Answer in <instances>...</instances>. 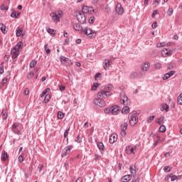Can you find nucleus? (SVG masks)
Returning a JSON list of instances; mask_svg holds the SVG:
<instances>
[{"mask_svg":"<svg viewBox=\"0 0 182 182\" xmlns=\"http://www.w3.org/2000/svg\"><path fill=\"white\" fill-rule=\"evenodd\" d=\"M177 103L178 105H182V93L178 97Z\"/></svg>","mask_w":182,"mask_h":182,"instance_id":"35","label":"nucleus"},{"mask_svg":"<svg viewBox=\"0 0 182 182\" xmlns=\"http://www.w3.org/2000/svg\"><path fill=\"white\" fill-rule=\"evenodd\" d=\"M136 167L131 166L129 169H130V172L132 174H133L134 176L136 175Z\"/></svg>","mask_w":182,"mask_h":182,"instance_id":"33","label":"nucleus"},{"mask_svg":"<svg viewBox=\"0 0 182 182\" xmlns=\"http://www.w3.org/2000/svg\"><path fill=\"white\" fill-rule=\"evenodd\" d=\"M157 14H159V11L155 10L151 15L152 18H156V15H157Z\"/></svg>","mask_w":182,"mask_h":182,"instance_id":"59","label":"nucleus"},{"mask_svg":"<svg viewBox=\"0 0 182 182\" xmlns=\"http://www.w3.org/2000/svg\"><path fill=\"white\" fill-rule=\"evenodd\" d=\"M153 120H154V115L149 117L147 119V122L148 123H151Z\"/></svg>","mask_w":182,"mask_h":182,"instance_id":"54","label":"nucleus"},{"mask_svg":"<svg viewBox=\"0 0 182 182\" xmlns=\"http://www.w3.org/2000/svg\"><path fill=\"white\" fill-rule=\"evenodd\" d=\"M60 60L61 62H68V60H69V58H66V57H65V56H61V57L60 58Z\"/></svg>","mask_w":182,"mask_h":182,"instance_id":"41","label":"nucleus"},{"mask_svg":"<svg viewBox=\"0 0 182 182\" xmlns=\"http://www.w3.org/2000/svg\"><path fill=\"white\" fill-rule=\"evenodd\" d=\"M161 110H166V112H168L169 110L168 105L167 104L163 105Z\"/></svg>","mask_w":182,"mask_h":182,"instance_id":"37","label":"nucleus"},{"mask_svg":"<svg viewBox=\"0 0 182 182\" xmlns=\"http://www.w3.org/2000/svg\"><path fill=\"white\" fill-rule=\"evenodd\" d=\"M154 68H155V69H160V68H161V64L160 63H156L154 64Z\"/></svg>","mask_w":182,"mask_h":182,"instance_id":"47","label":"nucleus"},{"mask_svg":"<svg viewBox=\"0 0 182 182\" xmlns=\"http://www.w3.org/2000/svg\"><path fill=\"white\" fill-rule=\"evenodd\" d=\"M1 117L4 120H6V119H8V113L4 109H2Z\"/></svg>","mask_w":182,"mask_h":182,"instance_id":"23","label":"nucleus"},{"mask_svg":"<svg viewBox=\"0 0 182 182\" xmlns=\"http://www.w3.org/2000/svg\"><path fill=\"white\" fill-rule=\"evenodd\" d=\"M159 132H161V133H164V132H166V126H164V125H161L160 126V127H159Z\"/></svg>","mask_w":182,"mask_h":182,"instance_id":"34","label":"nucleus"},{"mask_svg":"<svg viewBox=\"0 0 182 182\" xmlns=\"http://www.w3.org/2000/svg\"><path fill=\"white\" fill-rule=\"evenodd\" d=\"M63 15V11L61 10L58 11L57 12H53L50 14V18H52L53 22L58 23L60 22V18Z\"/></svg>","mask_w":182,"mask_h":182,"instance_id":"2","label":"nucleus"},{"mask_svg":"<svg viewBox=\"0 0 182 182\" xmlns=\"http://www.w3.org/2000/svg\"><path fill=\"white\" fill-rule=\"evenodd\" d=\"M33 76H35V74H33V73H30L27 75V78L32 79V77H33Z\"/></svg>","mask_w":182,"mask_h":182,"instance_id":"55","label":"nucleus"},{"mask_svg":"<svg viewBox=\"0 0 182 182\" xmlns=\"http://www.w3.org/2000/svg\"><path fill=\"white\" fill-rule=\"evenodd\" d=\"M119 112H120V107L117 105H114L111 107V114H118Z\"/></svg>","mask_w":182,"mask_h":182,"instance_id":"12","label":"nucleus"},{"mask_svg":"<svg viewBox=\"0 0 182 182\" xmlns=\"http://www.w3.org/2000/svg\"><path fill=\"white\" fill-rule=\"evenodd\" d=\"M24 95H25L26 96H28V95H29V88H26V89L24 90Z\"/></svg>","mask_w":182,"mask_h":182,"instance_id":"60","label":"nucleus"},{"mask_svg":"<svg viewBox=\"0 0 182 182\" xmlns=\"http://www.w3.org/2000/svg\"><path fill=\"white\" fill-rule=\"evenodd\" d=\"M156 46H157V48H163V47H164V46H166V43H158L157 44H156Z\"/></svg>","mask_w":182,"mask_h":182,"instance_id":"43","label":"nucleus"},{"mask_svg":"<svg viewBox=\"0 0 182 182\" xmlns=\"http://www.w3.org/2000/svg\"><path fill=\"white\" fill-rule=\"evenodd\" d=\"M97 146L100 151H105V145L102 142H98Z\"/></svg>","mask_w":182,"mask_h":182,"instance_id":"22","label":"nucleus"},{"mask_svg":"<svg viewBox=\"0 0 182 182\" xmlns=\"http://www.w3.org/2000/svg\"><path fill=\"white\" fill-rule=\"evenodd\" d=\"M130 112V108L129 107V105H125L122 109V114H127Z\"/></svg>","mask_w":182,"mask_h":182,"instance_id":"18","label":"nucleus"},{"mask_svg":"<svg viewBox=\"0 0 182 182\" xmlns=\"http://www.w3.org/2000/svg\"><path fill=\"white\" fill-rule=\"evenodd\" d=\"M16 35L18 38H19V36H21L22 35V29L18 28L16 30Z\"/></svg>","mask_w":182,"mask_h":182,"instance_id":"28","label":"nucleus"},{"mask_svg":"<svg viewBox=\"0 0 182 182\" xmlns=\"http://www.w3.org/2000/svg\"><path fill=\"white\" fill-rule=\"evenodd\" d=\"M47 32L51 35H55V33H56V31L50 28H47Z\"/></svg>","mask_w":182,"mask_h":182,"instance_id":"31","label":"nucleus"},{"mask_svg":"<svg viewBox=\"0 0 182 182\" xmlns=\"http://www.w3.org/2000/svg\"><path fill=\"white\" fill-rule=\"evenodd\" d=\"M167 79H170V75L168 73L164 75L163 80H167Z\"/></svg>","mask_w":182,"mask_h":182,"instance_id":"50","label":"nucleus"},{"mask_svg":"<svg viewBox=\"0 0 182 182\" xmlns=\"http://www.w3.org/2000/svg\"><path fill=\"white\" fill-rule=\"evenodd\" d=\"M105 12H107V14H110L111 10H110V7L108 6H105Z\"/></svg>","mask_w":182,"mask_h":182,"instance_id":"57","label":"nucleus"},{"mask_svg":"<svg viewBox=\"0 0 182 182\" xmlns=\"http://www.w3.org/2000/svg\"><path fill=\"white\" fill-rule=\"evenodd\" d=\"M11 52L13 54L12 58L16 59V58L19 56V52H21V50H16V48H12Z\"/></svg>","mask_w":182,"mask_h":182,"instance_id":"15","label":"nucleus"},{"mask_svg":"<svg viewBox=\"0 0 182 182\" xmlns=\"http://www.w3.org/2000/svg\"><path fill=\"white\" fill-rule=\"evenodd\" d=\"M75 17L80 23H85L86 22V16L80 11H75Z\"/></svg>","mask_w":182,"mask_h":182,"instance_id":"4","label":"nucleus"},{"mask_svg":"<svg viewBox=\"0 0 182 182\" xmlns=\"http://www.w3.org/2000/svg\"><path fill=\"white\" fill-rule=\"evenodd\" d=\"M44 49H45V50H46V52L47 54L50 53V48H48V44H46V45L44 46Z\"/></svg>","mask_w":182,"mask_h":182,"instance_id":"48","label":"nucleus"},{"mask_svg":"<svg viewBox=\"0 0 182 182\" xmlns=\"http://www.w3.org/2000/svg\"><path fill=\"white\" fill-rule=\"evenodd\" d=\"M137 76H139V72H137V71H134V72L131 73V74H130L131 79H136V77H137Z\"/></svg>","mask_w":182,"mask_h":182,"instance_id":"21","label":"nucleus"},{"mask_svg":"<svg viewBox=\"0 0 182 182\" xmlns=\"http://www.w3.org/2000/svg\"><path fill=\"white\" fill-rule=\"evenodd\" d=\"M50 90V88L46 89L41 95V97H44L48 92Z\"/></svg>","mask_w":182,"mask_h":182,"instance_id":"36","label":"nucleus"},{"mask_svg":"<svg viewBox=\"0 0 182 182\" xmlns=\"http://www.w3.org/2000/svg\"><path fill=\"white\" fill-rule=\"evenodd\" d=\"M164 171H165V173H168L169 171H171V168H170V166H165L164 168Z\"/></svg>","mask_w":182,"mask_h":182,"instance_id":"44","label":"nucleus"},{"mask_svg":"<svg viewBox=\"0 0 182 182\" xmlns=\"http://www.w3.org/2000/svg\"><path fill=\"white\" fill-rule=\"evenodd\" d=\"M171 181H176V180H177V176H176V175H171Z\"/></svg>","mask_w":182,"mask_h":182,"instance_id":"58","label":"nucleus"},{"mask_svg":"<svg viewBox=\"0 0 182 182\" xmlns=\"http://www.w3.org/2000/svg\"><path fill=\"white\" fill-rule=\"evenodd\" d=\"M94 103L96 106H100V107H103L105 106V101H103L102 98L94 100Z\"/></svg>","mask_w":182,"mask_h":182,"instance_id":"11","label":"nucleus"},{"mask_svg":"<svg viewBox=\"0 0 182 182\" xmlns=\"http://www.w3.org/2000/svg\"><path fill=\"white\" fill-rule=\"evenodd\" d=\"M121 136L124 137L126 136V130H121Z\"/></svg>","mask_w":182,"mask_h":182,"instance_id":"63","label":"nucleus"},{"mask_svg":"<svg viewBox=\"0 0 182 182\" xmlns=\"http://www.w3.org/2000/svg\"><path fill=\"white\" fill-rule=\"evenodd\" d=\"M161 53L164 58H167L168 56H171L173 55V51L170 50V48H164Z\"/></svg>","mask_w":182,"mask_h":182,"instance_id":"6","label":"nucleus"},{"mask_svg":"<svg viewBox=\"0 0 182 182\" xmlns=\"http://www.w3.org/2000/svg\"><path fill=\"white\" fill-rule=\"evenodd\" d=\"M103 68L105 70H107L110 68V60L109 59H105L103 63Z\"/></svg>","mask_w":182,"mask_h":182,"instance_id":"14","label":"nucleus"},{"mask_svg":"<svg viewBox=\"0 0 182 182\" xmlns=\"http://www.w3.org/2000/svg\"><path fill=\"white\" fill-rule=\"evenodd\" d=\"M23 45V43L20 41V42L17 43V44L16 45V46L14 48L17 50H19V49H22Z\"/></svg>","mask_w":182,"mask_h":182,"instance_id":"24","label":"nucleus"},{"mask_svg":"<svg viewBox=\"0 0 182 182\" xmlns=\"http://www.w3.org/2000/svg\"><path fill=\"white\" fill-rule=\"evenodd\" d=\"M110 96H112V94H107V92H105L104 90H102L97 94L98 99H106V97H110Z\"/></svg>","mask_w":182,"mask_h":182,"instance_id":"7","label":"nucleus"},{"mask_svg":"<svg viewBox=\"0 0 182 182\" xmlns=\"http://www.w3.org/2000/svg\"><path fill=\"white\" fill-rule=\"evenodd\" d=\"M11 18H18V15L16 14V11H15V9L11 10Z\"/></svg>","mask_w":182,"mask_h":182,"instance_id":"29","label":"nucleus"},{"mask_svg":"<svg viewBox=\"0 0 182 182\" xmlns=\"http://www.w3.org/2000/svg\"><path fill=\"white\" fill-rule=\"evenodd\" d=\"M82 33H85V35H87V36H90V38H92V36H93V30H92L89 27H85L82 28Z\"/></svg>","mask_w":182,"mask_h":182,"instance_id":"8","label":"nucleus"},{"mask_svg":"<svg viewBox=\"0 0 182 182\" xmlns=\"http://www.w3.org/2000/svg\"><path fill=\"white\" fill-rule=\"evenodd\" d=\"M156 123H158V124H164V117H160L158 121L156 122Z\"/></svg>","mask_w":182,"mask_h":182,"instance_id":"27","label":"nucleus"},{"mask_svg":"<svg viewBox=\"0 0 182 182\" xmlns=\"http://www.w3.org/2000/svg\"><path fill=\"white\" fill-rule=\"evenodd\" d=\"M36 66V60H32L30 63V68H35Z\"/></svg>","mask_w":182,"mask_h":182,"instance_id":"45","label":"nucleus"},{"mask_svg":"<svg viewBox=\"0 0 182 182\" xmlns=\"http://www.w3.org/2000/svg\"><path fill=\"white\" fill-rule=\"evenodd\" d=\"M95 22V17H90L89 18V23H93Z\"/></svg>","mask_w":182,"mask_h":182,"instance_id":"62","label":"nucleus"},{"mask_svg":"<svg viewBox=\"0 0 182 182\" xmlns=\"http://www.w3.org/2000/svg\"><path fill=\"white\" fill-rule=\"evenodd\" d=\"M50 102V95H46V97H45V99H44V100H43V102H44V103H48V102Z\"/></svg>","mask_w":182,"mask_h":182,"instance_id":"30","label":"nucleus"},{"mask_svg":"<svg viewBox=\"0 0 182 182\" xmlns=\"http://www.w3.org/2000/svg\"><path fill=\"white\" fill-rule=\"evenodd\" d=\"M0 30L1 31L2 33H6V26L4 25V23H0Z\"/></svg>","mask_w":182,"mask_h":182,"instance_id":"25","label":"nucleus"},{"mask_svg":"<svg viewBox=\"0 0 182 182\" xmlns=\"http://www.w3.org/2000/svg\"><path fill=\"white\" fill-rule=\"evenodd\" d=\"M167 14L168 15V16H171L173 15V9H168L167 11Z\"/></svg>","mask_w":182,"mask_h":182,"instance_id":"51","label":"nucleus"},{"mask_svg":"<svg viewBox=\"0 0 182 182\" xmlns=\"http://www.w3.org/2000/svg\"><path fill=\"white\" fill-rule=\"evenodd\" d=\"M8 9H9V7L7 6H5V4H3L1 6V11H8Z\"/></svg>","mask_w":182,"mask_h":182,"instance_id":"40","label":"nucleus"},{"mask_svg":"<svg viewBox=\"0 0 182 182\" xmlns=\"http://www.w3.org/2000/svg\"><path fill=\"white\" fill-rule=\"evenodd\" d=\"M112 89H113V85L109 84L105 86L102 90H104V92H105V93L107 95V93H110V92H112Z\"/></svg>","mask_w":182,"mask_h":182,"instance_id":"13","label":"nucleus"},{"mask_svg":"<svg viewBox=\"0 0 182 182\" xmlns=\"http://www.w3.org/2000/svg\"><path fill=\"white\" fill-rule=\"evenodd\" d=\"M115 10L118 15H123V14L124 13V9H123V7H122V4H117Z\"/></svg>","mask_w":182,"mask_h":182,"instance_id":"10","label":"nucleus"},{"mask_svg":"<svg viewBox=\"0 0 182 182\" xmlns=\"http://www.w3.org/2000/svg\"><path fill=\"white\" fill-rule=\"evenodd\" d=\"M129 121L131 126H136L139 122V114L134 111L129 114Z\"/></svg>","mask_w":182,"mask_h":182,"instance_id":"1","label":"nucleus"},{"mask_svg":"<svg viewBox=\"0 0 182 182\" xmlns=\"http://www.w3.org/2000/svg\"><path fill=\"white\" fill-rule=\"evenodd\" d=\"M167 73L168 74L169 77H171V76H173V75L176 74V71H174V70H171V71H169V72Z\"/></svg>","mask_w":182,"mask_h":182,"instance_id":"56","label":"nucleus"},{"mask_svg":"<svg viewBox=\"0 0 182 182\" xmlns=\"http://www.w3.org/2000/svg\"><path fill=\"white\" fill-rule=\"evenodd\" d=\"M127 122H124L122 125H121V130H127Z\"/></svg>","mask_w":182,"mask_h":182,"instance_id":"32","label":"nucleus"},{"mask_svg":"<svg viewBox=\"0 0 182 182\" xmlns=\"http://www.w3.org/2000/svg\"><path fill=\"white\" fill-rule=\"evenodd\" d=\"M73 28L75 29V31H78L80 32H82L83 31V28L80 26V24L79 23L75 24V26H73Z\"/></svg>","mask_w":182,"mask_h":182,"instance_id":"20","label":"nucleus"},{"mask_svg":"<svg viewBox=\"0 0 182 182\" xmlns=\"http://www.w3.org/2000/svg\"><path fill=\"white\" fill-rule=\"evenodd\" d=\"M73 146H66L62 152L61 156L62 157H66L69 153H70V151L72 150Z\"/></svg>","mask_w":182,"mask_h":182,"instance_id":"9","label":"nucleus"},{"mask_svg":"<svg viewBox=\"0 0 182 182\" xmlns=\"http://www.w3.org/2000/svg\"><path fill=\"white\" fill-rule=\"evenodd\" d=\"M92 12H96V10L93 9L92 6H85L82 9V13L85 15V14H92Z\"/></svg>","mask_w":182,"mask_h":182,"instance_id":"5","label":"nucleus"},{"mask_svg":"<svg viewBox=\"0 0 182 182\" xmlns=\"http://www.w3.org/2000/svg\"><path fill=\"white\" fill-rule=\"evenodd\" d=\"M132 180V176L131 175H125L122 178V182H129Z\"/></svg>","mask_w":182,"mask_h":182,"instance_id":"19","label":"nucleus"},{"mask_svg":"<svg viewBox=\"0 0 182 182\" xmlns=\"http://www.w3.org/2000/svg\"><path fill=\"white\" fill-rule=\"evenodd\" d=\"M58 117L59 119H63V117H65V114H63V112L59 111V112H58Z\"/></svg>","mask_w":182,"mask_h":182,"instance_id":"39","label":"nucleus"},{"mask_svg":"<svg viewBox=\"0 0 182 182\" xmlns=\"http://www.w3.org/2000/svg\"><path fill=\"white\" fill-rule=\"evenodd\" d=\"M0 75H4V63H1L0 66Z\"/></svg>","mask_w":182,"mask_h":182,"instance_id":"49","label":"nucleus"},{"mask_svg":"<svg viewBox=\"0 0 182 182\" xmlns=\"http://www.w3.org/2000/svg\"><path fill=\"white\" fill-rule=\"evenodd\" d=\"M70 130V128L67 129L65 132H64V137L66 138L68 137L69 134V131Z\"/></svg>","mask_w":182,"mask_h":182,"instance_id":"53","label":"nucleus"},{"mask_svg":"<svg viewBox=\"0 0 182 182\" xmlns=\"http://www.w3.org/2000/svg\"><path fill=\"white\" fill-rule=\"evenodd\" d=\"M6 159H8V154L6 152H4L1 154V160L3 161H6Z\"/></svg>","mask_w":182,"mask_h":182,"instance_id":"26","label":"nucleus"},{"mask_svg":"<svg viewBox=\"0 0 182 182\" xmlns=\"http://www.w3.org/2000/svg\"><path fill=\"white\" fill-rule=\"evenodd\" d=\"M42 168H43V164H40L38 166V170L39 173H42Z\"/></svg>","mask_w":182,"mask_h":182,"instance_id":"52","label":"nucleus"},{"mask_svg":"<svg viewBox=\"0 0 182 182\" xmlns=\"http://www.w3.org/2000/svg\"><path fill=\"white\" fill-rule=\"evenodd\" d=\"M104 112L106 114H109V113H112V108H105Z\"/></svg>","mask_w":182,"mask_h":182,"instance_id":"42","label":"nucleus"},{"mask_svg":"<svg viewBox=\"0 0 182 182\" xmlns=\"http://www.w3.org/2000/svg\"><path fill=\"white\" fill-rule=\"evenodd\" d=\"M18 161L19 163H23V156L22 155L18 156Z\"/></svg>","mask_w":182,"mask_h":182,"instance_id":"61","label":"nucleus"},{"mask_svg":"<svg viewBox=\"0 0 182 182\" xmlns=\"http://www.w3.org/2000/svg\"><path fill=\"white\" fill-rule=\"evenodd\" d=\"M120 103L124 106H130L131 104L130 100H129V97L123 92L120 93Z\"/></svg>","mask_w":182,"mask_h":182,"instance_id":"3","label":"nucleus"},{"mask_svg":"<svg viewBox=\"0 0 182 182\" xmlns=\"http://www.w3.org/2000/svg\"><path fill=\"white\" fill-rule=\"evenodd\" d=\"M98 87H99V83H97V82L94 83L91 87V90H96Z\"/></svg>","mask_w":182,"mask_h":182,"instance_id":"38","label":"nucleus"},{"mask_svg":"<svg viewBox=\"0 0 182 182\" xmlns=\"http://www.w3.org/2000/svg\"><path fill=\"white\" fill-rule=\"evenodd\" d=\"M117 141V135L116 134H112L109 137V143L111 144H113V143H114V141Z\"/></svg>","mask_w":182,"mask_h":182,"instance_id":"17","label":"nucleus"},{"mask_svg":"<svg viewBox=\"0 0 182 182\" xmlns=\"http://www.w3.org/2000/svg\"><path fill=\"white\" fill-rule=\"evenodd\" d=\"M75 141L77 143H82V138H80V135H77L75 138Z\"/></svg>","mask_w":182,"mask_h":182,"instance_id":"46","label":"nucleus"},{"mask_svg":"<svg viewBox=\"0 0 182 182\" xmlns=\"http://www.w3.org/2000/svg\"><path fill=\"white\" fill-rule=\"evenodd\" d=\"M149 68H150V63L146 62L144 65H142L141 69L143 72H148Z\"/></svg>","mask_w":182,"mask_h":182,"instance_id":"16","label":"nucleus"},{"mask_svg":"<svg viewBox=\"0 0 182 182\" xmlns=\"http://www.w3.org/2000/svg\"><path fill=\"white\" fill-rule=\"evenodd\" d=\"M159 4H160V0H155L154 1V5H159Z\"/></svg>","mask_w":182,"mask_h":182,"instance_id":"64","label":"nucleus"}]
</instances>
